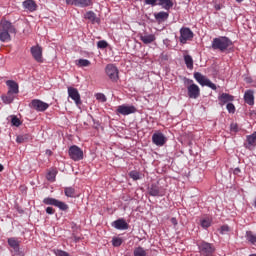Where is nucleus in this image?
<instances>
[{"instance_id": "f257e3e1", "label": "nucleus", "mask_w": 256, "mask_h": 256, "mask_svg": "<svg viewBox=\"0 0 256 256\" xmlns=\"http://www.w3.org/2000/svg\"><path fill=\"white\" fill-rule=\"evenodd\" d=\"M11 35H17V28L11 21L2 19L0 21V41L1 43H10Z\"/></svg>"}, {"instance_id": "f03ea898", "label": "nucleus", "mask_w": 256, "mask_h": 256, "mask_svg": "<svg viewBox=\"0 0 256 256\" xmlns=\"http://www.w3.org/2000/svg\"><path fill=\"white\" fill-rule=\"evenodd\" d=\"M229 47H233V41L227 36H220L214 38L212 41V49H214V51H221V53H224Z\"/></svg>"}, {"instance_id": "7ed1b4c3", "label": "nucleus", "mask_w": 256, "mask_h": 256, "mask_svg": "<svg viewBox=\"0 0 256 256\" xmlns=\"http://www.w3.org/2000/svg\"><path fill=\"white\" fill-rule=\"evenodd\" d=\"M197 247L200 255L213 256V253H215V245L209 242H206V241L197 242Z\"/></svg>"}, {"instance_id": "20e7f679", "label": "nucleus", "mask_w": 256, "mask_h": 256, "mask_svg": "<svg viewBox=\"0 0 256 256\" xmlns=\"http://www.w3.org/2000/svg\"><path fill=\"white\" fill-rule=\"evenodd\" d=\"M194 79L201 85L202 87H209L213 91H217V85L215 83L211 82L209 78H206L203 74L200 72L194 73Z\"/></svg>"}, {"instance_id": "39448f33", "label": "nucleus", "mask_w": 256, "mask_h": 256, "mask_svg": "<svg viewBox=\"0 0 256 256\" xmlns=\"http://www.w3.org/2000/svg\"><path fill=\"white\" fill-rule=\"evenodd\" d=\"M43 203L44 205H53L54 207H58L60 211H67V209H69V205H67L65 202L51 197L44 198Z\"/></svg>"}, {"instance_id": "423d86ee", "label": "nucleus", "mask_w": 256, "mask_h": 256, "mask_svg": "<svg viewBox=\"0 0 256 256\" xmlns=\"http://www.w3.org/2000/svg\"><path fill=\"white\" fill-rule=\"evenodd\" d=\"M68 155L72 161L83 160V150L77 145H73L69 148Z\"/></svg>"}, {"instance_id": "0eeeda50", "label": "nucleus", "mask_w": 256, "mask_h": 256, "mask_svg": "<svg viewBox=\"0 0 256 256\" xmlns=\"http://www.w3.org/2000/svg\"><path fill=\"white\" fill-rule=\"evenodd\" d=\"M194 37L193 31L189 27H182L180 29L179 41L182 45H185L187 41H191Z\"/></svg>"}, {"instance_id": "6e6552de", "label": "nucleus", "mask_w": 256, "mask_h": 256, "mask_svg": "<svg viewBox=\"0 0 256 256\" xmlns=\"http://www.w3.org/2000/svg\"><path fill=\"white\" fill-rule=\"evenodd\" d=\"M106 75L114 83L119 80V69L116 68L113 64H108L105 68Z\"/></svg>"}, {"instance_id": "1a4fd4ad", "label": "nucleus", "mask_w": 256, "mask_h": 256, "mask_svg": "<svg viewBox=\"0 0 256 256\" xmlns=\"http://www.w3.org/2000/svg\"><path fill=\"white\" fill-rule=\"evenodd\" d=\"M30 107L35 111L43 113L44 111H47V109H49V104L39 99H34L31 101Z\"/></svg>"}, {"instance_id": "9d476101", "label": "nucleus", "mask_w": 256, "mask_h": 256, "mask_svg": "<svg viewBox=\"0 0 256 256\" xmlns=\"http://www.w3.org/2000/svg\"><path fill=\"white\" fill-rule=\"evenodd\" d=\"M30 52L37 63H43V48L41 46H32Z\"/></svg>"}, {"instance_id": "9b49d317", "label": "nucleus", "mask_w": 256, "mask_h": 256, "mask_svg": "<svg viewBox=\"0 0 256 256\" xmlns=\"http://www.w3.org/2000/svg\"><path fill=\"white\" fill-rule=\"evenodd\" d=\"M152 143L157 147H163L167 143V137L161 132H156L152 135Z\"/></svg>"}, {"instance_id": "f8f14e48", "label": "nucleus", "mask_w": 256, "mask_h": 256, "mask_svg": "<svg viewBox=\"0 0 256 256\" xmlns=\"http://www.w3.org/2000/svg\"><path fill=\"white\" fill-rule=\"evenodd\" d=\"M68 96L72 101L75 102L77 107L81 105V94H79V90H77V88L68 87Z\"/></svg>"}, {"instance_id": "ddd939ff", "label": "nucleus", "mask_w": 256, "mask_h": 256, "mask_svg": "<svg viewBox=\"0 0 256 256\" xmlns=\"http://www.w3.org/2000/svg\"><path fill=\"white\" fill-rule=\"evenodd\" d=\"M187 91L189 99H198V97L201 95V89L197 84L187 86Z\"/></svg>"}, {"instance_id": "4468645a", "label": "nucleus", "mask_w": 256, "mask_h": 256, "mask_svg": "<svg viewBox=\"0 0 256 256\" xmlns=\"http://www.w3.org/2000/svg\"><path fill=\"white\" fill-rule=\"evenodd\" d=\"M117 113H119L120 115H131L133 113H137V108H135V106H128V105H120L117 108Z\"/></svg>"}, {"instance_id": "2eb2a0df", "label": "nucleus", "mask_w": 256, "mask_h": 256, "mask_svg": "<svg viewBox=\"0 0 256 256\" xmlns=\"http://www.w3.org/2000/svg\"><path fill=\"white\" fill-rule=\"evenodd\" d=\"M66 4L85 8L93 5V2L91 0H66Z\"/></svg>"}, {"instance_id": "dca6fc26", "label": "nucleus", "mask_w": 256, "mask_h": 256, "mask_svg": "<svg viewBox=\"0 0 256 256\" xmlns=\"http://www.w3.org/2000/svg\"><path fill=\"white\" fill-rule=\"evenodd\" d=\"M112 227H114V229H118V231H127V229H129V224L125 219L120 218L112 222Z\"/></svg>"}, {"instance_id": "f3484780", "label": "nucleus", "mask_w": 256, "mask_h": 256, "mask_svg": "<svg viewBox=\"0 0 256 256\" xmlns=\"http://www.w3.org/2000/svg\"><path fill=\"white\" fill-rule=\"evenodd\" d=\"M148 195L151 197H162L163 194H161V189L157 184H151V186L148 187Z\"/></svg>"}, {"instance_id": "a211bd4d", "label": "nucleus", "mask_w": 256, "mask_h": 256, "mask_svg": "<svg viewBox=\"0 0 256 256\" xmlns=\"http://www.w3.org/2000/svg\"><path fill=\"white\" fill-rule=\"evenodd\" d=\"M244 101L247 105H255V92L253 90H247L244 93Z\"/></svg>"}, {"instance_id": "6ab92c4d", "label": "nucleus", "mask_w": 256, "mask_h": 256, "mask_svg": "<svg viewBox=\"0 0 256 256\" xmlns=\"http://www.w3.org/2000/svg\"><path fill=\"white\" fill-rule=\"evenodd\" d=\"M157 37H155V34H144L140 35V41L144 43V45H151V43H154L156 41Z\"/></svg>"}, {"instance_id": "aec40b11", "label": "nucleus", "mask_w": 256, "mask_h": 256, "mask_svg": "<svg viewBox=\"0 0 256 256\" xmlns=\"http://www.w3.org/2000/svg\"><path fill=\"white\" fill-rule=\"evenodd\" d=\"M6 85L9 88L8 92L14 93L15 95L19 93V84H17V82L13 80H8L6 81Z\"/></svg>"}, {"instance_id": "412c9836", "label": "nucleus", "mask_w": 256, "mask_h": 256, "mask_svg": "<svg viewBox=\"0 0 256 256\" xmlns=\"http://www.w3.org/2000/svg\"><path fill=\"white\" fill-rule=\"evenodd\" d=\"M24 9H27L31 13L33 11H37V3H35V0H26L23 2Z\"/></svg>"}, {"instance_id": "4be33fe9", "label": "nucleus", "mask_w": 256, "mask_h": 256, "mask_svg": "<svg viewBox=\"0 0 256 256\" xmlns=\"http://www.w3.org/2000/svg\"><path fill=\"white\" fill-rule=\"evenodd\" d=\"M173 0H158V6L165 9V11H169L173 9Z\"/></svg>"}, {"instance_id": "5701e85b", "label": "nucleus", "mask_w": 256, "mask_h": 256, "mask_svg": "<svg viewBox=\"0 0 256 256\" xmlns=\"http://www.w3.org/2000/svg\"><path fill=\"white\" fill-rule=\"evenodd\" d=\"M154 17L156 21H158V23H163V21H167V19H169V13L165 11H161V12L155 13Z\"/></svg>"}, {"instance_id": "b1692460", "label": "nucleus", "mask_w": 256, "mask_h": 256, "mask_svg": "<svg viewBox=\"0 0 256 256\" xmlns=\"http://www.w3.org/2000/svg\"><path fill=\"white\" fill-rule=\"evenodd\" d=\"M15 95H17V94H15L13 92H7L6 95L2 96L3 103H5L6 105H11V103L13 101H15Z\"/></svg>"}, {"instance_id": "393cba45", "label": "nucleus", "mask_w": 256, "mask_h": 256, "mask_svg": "<svg viewBox=\"0 0 256 256\" xmlns=\"http://www.w3.org/2000/svg\"><path fill=\"white\" fill-rule=\"evenodd\" d=\"M234 99L235 97L227 93H222V95L219 97L221 105H225V103H231V101H234Z\"/></svg>"}, {"instance_id": "a878e982", "label": "nucleus", "mask_w": 256, "mask_h": 256, "mask_svg": "<svg viewBox=\"0 0 256 256\" xmlns=\"http://www.w3.org/2000/svg\"><path fill=\"white\" fill-rule=\"evenodd\" d=\"M19 240H17V238L12 237V238H8V245L14 249L15 253H19Z\"/></svg>"}, {"instance_id": "bb28decb", "label": "nucleus", "mask_w": 256, "mask_h": 256, "mask_svg": "<svg viewBox=\"0 0 256 256\" xmlns=\"http://www.w3.org/2000/svg\"><path fill=\"white\" fill-rule=\"evenodd\" d=\"M248 147H256V131L251 135L246 136Z\"/></svg>"}, {"instance_id": "cd10ccee", "label": "nucleus", "mask_w": 256, "mask_h": 256, "mask_svg": "<svg viewBox=\"0 0 256 256\" xmlns=\"http://www.w3.org/2000/svg\"><path fill=\"white\" fill-rule=\"evenodd\" d=\"M85 19H88L92 23H97V21H99V19L97 18V14H95V12L93 11L86 12Z\"/></svg>"}, {"instance_id": "c85d7f7f", "label": "nucleus", "mask_w": 256, "mask_h": 256, "mask_svg": "<svg viewBox=\"0 0 256 256\" xmlns=\"http://www.w3.org/2000/svg\"><path fill=\"white\" fill-rule=\"evenodd\" d=\"M246 240L252 245L256 244V235L252 231H246Z\"/></svg>"}, {"instance_id": "c756f323", "label": "nucleus", "mask_w": 256, "mask_h": 256, "mask_svg": "<svg viewBox=\"0 0 256 256\" xmlns=\"http://www.w3.org/2000/svg\"><path fill=\"white\" fill-rule=\"evenodd\" d=\"M133 255L134 256H147V250H145V248H143L141 246H138V247L134 248Z\"/></svg>"}, {"instance_id": "7c9ffc66", "label": "nucleus", "mask_w": 256, "mask_h": 256, "mask_svg": "<svg viewBox=\"0 0 256 256\" xmlns=\"http://www.w3.org/2000/svg\"><path fill=\"white\" fill-rule=\"evenodd\" d=\"M31 139V136L29 134H22L17 136L16 143H27Z\"/></svg>"}, {"instance_id": "2f4dec72", "label": "nucleus", "mask_w": 256, "mask_h": 256, "mask_svg": "<svg viewBox=\"0 0 256 256\" xmlns=\"http://www.w3.org/2000/svg\"><path fill=\"white\" fill-rule=\"evenodd\" d=\"M184 61L187 69H193V57L191 55H185Z\"/></svg>"}, {"instance_id": "473e14b6", "label": "nucleus", "mask_w": 256, "mask_h": 256, "mask_svg": "<svg viewBox=\"0 0 256 256\" xmlns=\"http://www.w3.org/2000/svg\"><path fill=\"white\" fill-rule=\"evenodd\" d=\"M76 65L77 67H89V65H91V61L87 59H79L76 60Z\"/></svg>"}, {"instance_id": "72a5a7b5", "label": "nucleus", "mask_w": 256, "mask_h": 256, "mask_svg": "<svg viewBox=\"0 0 256 256\" xmlns=\"http://www.w3.org/2000/svg\"><path fill=\"white\" fill-rule=\"evenodd\" d=\"M129 177L133 179V181H139V179H142L141 173L133 170L129 172Z\"/></svg>"}, {"instance_id": "f704fd0d", "label": "nucleus", "mask_w": 256, "mask_h": 256, "mask_svg": "<svg viewBox=\"0 0 256 256\" xmlns=\"http://www.w3.org/2000/svg\"><path fill=\"white\" fill-rule=\"evenodd\" d=\"M64 193H65L66 197H76L75 188H73V187H66L64 189Z\"/></svg>"}, {"instance_id": "c9c22d12", "label": "nucleus", "mask_w": 256, "mask_h": 256, "mask_svg": "<svg viewBox=\"0 0 256 256\" xmlns=\"http://www.w3.org/2000/svg\"><path fill=\"white\" fill-rule=\"evenodd\" d=\"M55 177H57V171L55 170L49 171L46 175V179L51 182L55 181Z\"/></svg>"}, {"instance_id": "e433bc0d", "label": "nucleus", "mask_w": 256, "mask_h": 256, "mask_svg": "<svg viewBox=\"0 0 256 256\" xmlns=\"http://www.w3.org/2000/svg\"><path fill=\"white\" fill-rule=\"evenodd\" d=\"M113 247H121L123 245V238L114 237L112 238Z\"/></svg>"}, {"instance_id": "4c0bfd02", "label": "nucleus", "mask_w": 256, "mask_h": 256, "mask_svg": "<svg viewBox=\"0 0 256 256\" xmlns=\"http://www.w3.org/2000/svg\"><path fill=\"white\" fill-rule=\"evenodd\" d=\"M201 227H203V229H209V227H211V220L209 218L201 220Z\"/></svg>"}, {"instance_id": "58836bf2", "label": "nucleus", "mask_w": 256, "mask_h": 256, "mask_svg": "<svg viewBox=\"0 0 256 256\" xmlns=\"http://www.w3.org/2000/svg\"><path fill=\"white\" fill-rule=\"evenodd\" d=\"M11 124L14 126V127H19L21 125V120H19L17 118V116H12L11 118Z\"/></svg>"}, {"instance_id": "ea45409f", "label": "nucleus", "mask_w": 256, "mask_h": 256, "mask_svg": "<svg viewBox=\"0 0 256 256\" xmlns=\"http://www.w3.org/2000/svg\"><path fill=\"white\" fill-rule=\"evenodd\" d=\"M107 45H108L107 41H105V40H100L97 43L98 49H107Z\"/></svg>"}, {"instance_id": "a19ab883", "label": "nucleus", "mask_w": 256, "mask_h": 256, "mask_svg": "<svg viewBox=\"0 0 256 256\" xmlns=\"http://www.w3.org/2000/svg\"><path fill=\"white\" fill-rule=\"evenodd\" d=\"M145 5H151V7H156L158 5L159 0H144Z\"/></svg>"}, {"instance_id": "79ce46f5", "label": "nucleus", "mask_w": 256, "mask_h": 256, "mask_svg": "<svg viewBox=\"0 0 256 256\" xmlns=\"http://www.w3.org/2000/svg\"><path fill=\"white\" fill-rule=\"evenodd\" d=\"M96 99L98 101H102V103H105V101H107V97L103 93L96 94Z\"/></svg>"}, {"instance_id": "37998d69", "label": "nucleus", "mask_w": 256, "mask_h": 256, "mask_svg": "<svg viewBox=\"0 0 256 256\" xmlns=\"http://www.w3.org/2000/svg\"><path fill=\"white\" fill-rule=\"evenodd\" d=\"M226 109L228 113H235V105L231 102L226 105Z\"/></svg>"}, {"instance_id": "c03bdc74", "label": "nucleus", "mask_w": 256, "mask_h": 256, "mask_svg": "<svg viewBox=\"0 0 256 256\" xmlns=\"http://www.w3.org/2000/svg\"><path fill=\"white\" fill-rule=\"evenodd\" d=\"M230 130H231L233 133H237V131H239V126L237 125V123H232V124H230Z\"/></svg>"}, {"instance_id": "a18cd8bd", "label": "nucleus", "mask_w": 256, "mask_h": 256, "mask_svg": "<svg viewBox=\"0 0 256 256\" xmlns=\"http://www.w3.org/2000/svg\"><path fill=\"white\" fill-rule=\"evenodd\" d=\"M55 255H57V256H70L67 252H65L63 250H56Z\"/></svg>"}, {"instance_id": "49530a36", "label": "nucleus", "mask_w": 256, "mask_h": 256, "mask_svg": "<svg viewBox=\"0 0 256 256\" xmlns=\"http://www.w3.org/2000/svg\"><path fill=\"white\" fill-rule=\"evenodd\" d=\"M184 85H187L189 87V85H195V83H193L192 79L184 78Z\"/></svg>"}, {"instance_id": "de8ad7c7", "label": "nucleus", "mask_w": 256, "mask_h": 256, "mask_svg": "<svg viewBox=\"0 0 256 256\" xmlns=\"http://www.w3.org/2000/svg\"><path fill=\"white\" fill-rule=\"evenodd\" d=\"M221 233H222V234L229 233V226L223 225V226L221 227Z\"/></svg>"}, {"instance_id": "09e8293b", "label": "nucleus", "mask_w": 256, "mask_h": 256, "mask_svg": "<svg viewBox=\"0 0 256 256\" xmlns=\"http://www.w3.org/2000/svg\"><path fill=\"white\" fill-rule=\"evenodd\" d=\"M46 213L48 215H53L55 213V209H53V207H47L46 208Z\"/></svg>"}, {"instance_id": "8fccbe9b", "label": "nucleus", "mask_w": 256, "mask_h": 256, "mask_svg": "<svg viewBox=\"0 0 256 256\" xmlns=\"http://www.w3.org/2000/svg\"><path fill=\"white\" fill-rule=\"evenodd\" d=\"M160 59H162V61H167L169 59V56L167 54H165V53H162L160 55Z\"/></svg>"}, {"instance_id": "3c124183", "label": "nucleus", "mask_w": 256, "mask_h": 256, "mask_svg": "<svg viewBox=\"0 0 256 256\" xmlns=\"http://www.w3.org/2000/svg\"><path fill=\"white\" fill-rule=\"evenodd\" d=\"M172 225H177V218H171Z\"/></svg>"}, {"instance_id": "603ef678", "label": "nucleus", "mask_w": 256, "mask_h": 256, "mask_svg": "<svg viewBox=\"0 0 256 256\" xmlns=\"http://www.w3.org/2000/svg\"><path fill=\"white\" fill-rule=\"evenodd\" d=\"M238 173H241V169L235 168V169H234V174H235V175H238Z\"/></svg>"}, {"instance_id": "864d4df0", "label": "nucleus", "mask_w": 256, "mask_h": 256, "mask_svg": "<svg viewBox=\"0 0 256 256\" xmlns=\"http://www.w3.org/2000/svg\"><path fill=\"white\" fill-rule=\"evenodd\" d=\"M46 155L51 156V155H53V152L51 150H46Z\"/></svg>"}, {"instance_id": "5fc2aeb1", "label": "nucleus", "mask_w": 256, "mask_h": 256, "mask_svg": "<svg viewBox=\"0 0 256 256\" xmlns=\"http://www.w3.org/2000/svg\"><path fill=\"white\" fill-rule=\"evenodd\" d=\"M3 169H4L3 165L0 164V173H1V171H3Z\"/></svg>"}, {"instance_id": "6e6d98bb", "label": "nucleus", "mask_w": 256, "mask_h": 256, "mask_svg": "<svg viewBox=\"0 0 256 256\" xmlns=\"http://www.w3.org/2000/svg\"><path fill=\"white\" fill-rule=\"evenodd\" d=\"M245 0H236V3H243Z\"/></svg>"}, {"instance_id": "4d7b16f0", "label": "nucleus", "mask_w": 256, "mask_h": 256, "mask_svg": "<svg viewBox=\"0 0 256 256\" xmlns=\"http://www.w3.org/2000/svg\"><path fill=\"white\" fill-rule=\"evenodd\" d=\"M254 207H255V209H256V198H255V201H254Z\"/></svg>"}, {"instance_id": "13d9d810", "label": "nucleus", "mask_w": 256, "mask_h": 256, "mask_svg": "<svg viewBox=\"0 0 256 256\" xmlns=\"http://www.w3.org/2000/svg\"><path fill=\"white\" fill-rule=\"evenodd\" d=\"M249 256H256V254H251V255H249Z\"/></svg>"}]
</instances>
